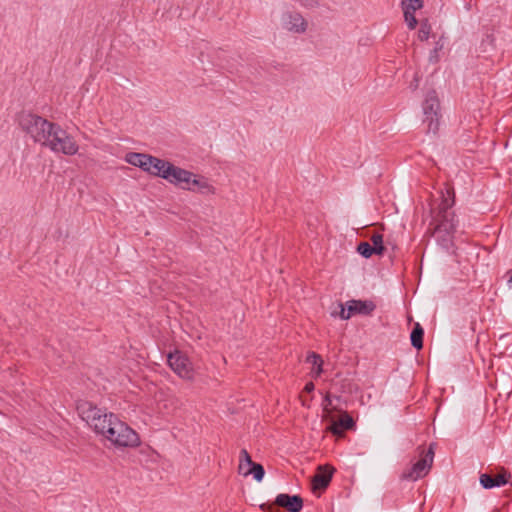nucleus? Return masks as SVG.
I'll return each instance as SVG.
<instances>
[{"instance_id": "72a5a7b5", "label": "nucleus", "mask_w": 512, "mask_h": 512, "mask_svg": "<svg viewBox=\"0 0 512 512\" xmlns=\"http://www.w3.org/2000/svg\"><path fill=\"white\" fill-rule=\"evenodd\" d=\"M315 386L312 382H308L306 383L305 387H304V391L307 392V393H310L314 390Z\"/></svg>"}, {"instance_id": "1a4fd4ad", "label": "nucleus", "mask_w": 512, "mask_h": 512, "mask_svg": "<svg viewBox=\"0 0 512 512\" xmlns=\"http://www.w3.org/2000/svg\"><path fill=\"white\" fill-rule=\"evenodd\" d=\"M19 123L22 129L33 138L34 142H36L38 138L40 129L49 126L47 119L32 113L23 114L20 117Z\"/></svg>"}, {"instance_id": "a878e982", "label": "nucleus", "mask_w": 512, "mask_h": 512, "mask_svg": "<svg viewBox=\"0 0 512 512\" xmlns=\"http://www.w3.org/2000/svg\"><path fill=\"white\" fill-rule=\"evenodd\" d=\"M240 463H239V473L243 475V471H246L247 468H250L255 464V462L252 461L251 456L247 452L246 449H242L240 451Z\"/></svg>"}, {"instance_id": "423d86ee", "label": "nucleus", "mask_w": 512, "mask_h": 512, "mask_svg": "<svg viewBox=\"0 0 512 512\" xmlns=\"http://www.w3.org/2000/svg\"><path fill=\"white\" fill-rule=\"evenodd\" d=\"M169 367L182 379L192 380L194 378L193 365L186 354L179 350L170 352L167 356Z\"/></svg>"}, {"instance_id": "412c9836", "label": "nucleus", "mask_w": 512, "mask_h": 512, "mask_svg": "<svg viewBox=\"0 0 512 512\" xmlns=\"http://www.w3.org/2000/svg\"><path fill=\"white\" fill-rule=\"evenodd\" d=\"M306 362L313 366L311 374L314 378H317L323 372V360L321 356L315 352H310L306 357Z\"/></svg>"}, {"instance_id": "c85d7f7f", "label": "nucleus", "mask_w": 512, "mask_h": 512, "mask_svg": "<svg viewBox=\"0 0 512 512\" xmlns=\"http://www.w3.org/2000/svg\"><path fill=\"white\" fill-rule=\"evenodd\" d=\"M431 33V25L429 24L428 20L421 21L420 28L418 31V39L420 41H426L428 40Z\"/></svg>"}, {"instance_id": "39448f33", "label": "nucleus", "mask_w": 512, "mask_h": 512, "mask_svg": "<svg viewBox=\"0 0 512 512\" xmlns=\"http://www.w3.org/2000/svg\"><path fill=\"white\" fill-rule=\"evenodd\" d=\"M47 147L55 153L69 156L75 155L79 149L74 138L60 126L56 128V132H54L53 138L49 141Z\"/></svg>"}, {"instance_id": "9d476101", "label": "nucleus", "mask_w": 512, "mask_h": 512, "mask_svg": "<svg viewBox=\"0 0 512 512\" xmlns=\"http://www.w3.org/2000/svg\"><path fill=\"white\" fill-rule=\"evenodd\" d=\"M281 25L287 31L302 34L307 29V22L299 12L287 11L281 16Z\"/></svg>"}, {"instance_id": "a211bd4d", "label": "nucleus", "mask_w": 512, "mask_h": 512, "mask_svg": "<svg viewBox=\"0 0 512 512\" xmlns=\"http://www.w3.org/2000/svg\"><path fill=\"white\" fill-rule=\"evenodd\" d=\"M58 127V124L49 121L48 127H42V129H40L36 142L47 147L49 141L53 138L54 132H56V128Z\"/></svg>"}, {"instance_id": "f257e3e1", "label": "nucleus", "mask_w": 512, "mask_h": 512, "mask_svg": "<svg viewBox=\"0 0 512 512\" xmlns=\"http://www.w3.org/2000/svg\"><path fill=\"white\" fill-rule=\"evenodd\" d=\"M104 437L117 447H136L140 444L137 432L118 417L107 426Z\"/></svg>"}, {"instance_id": "dca6fc26", "label": "nucleus", "mask_w": 512, "mask_h": 512, "mask_svg": "<svg viewBox=\"0 0 512 512\" xmlns=\"http://www.w3.org/2000/svg\"><path fill=\"white\" fill-rule=\"evenodd\" d=\"M333 470L329 468H319V472L313 477L314 489H325L332 479Z\"/></svg>"}, {"instance_id": "6ab92c4d", "label": "nucleus", "mask_w": 512, "mask_h": 512, "mask_svg": "<svg viewBox=\"0 0 512 512\" xmlns=\"http://www.w3.org/2000/svg\"><path fill=\"white\" fill-rule=\"evenodd\" d=\"M58 127V124L49 121L48 127H42V129H40L36 142L47 147L49 141L53 138L54 132H56V128Z\"/></svg>"}, {"instance_id": "20e7f679", "label": "nucleus", "mask_w": 512, "mask_h": 512, "mask_svg": "<svg viewBox=\"0 0 512 512\" xmlns=\"http://www.w3.org/2000/svg\"><path fill=\"white\" fill-rule=\"evenodd\" d=\"M339 311L331 312L332 317H339L342 320H348L352 315H370L376 308L373 301L370 300H350L346 304H338Z\"/></svg>"}, {"instance_id": "5701e85b", "label": "nucleus", "mask_w": 512, "mask_h": 512, "mask_svg": "<svg viewBox=\"0 0 512 512\" xmlns=\"http://www.w3.org/2000/svg\"><path fill=\"white\" fill-rule=\"evenodd\" d=\"M159 162L160 163H157V164L153 163L152 170H151L150 174L153 176L165 179L164 175L167 174L166 173V171L168 170L167 168L170 165H172V163L167 160L160 159V158H159Z\"/></svg>"}, {"instance_id": "4468645a", "label": "nucleus", "mask_w": 512, "mask_h": 512, "mask_svg": "<svg viewBox=\"0 0 512 512\" xmlns=\"http://www.w3.org/2000/svg\"><path fill=\"white\" fill-rule=\"evenodd\" d=\"M511 477L510 473L504 471L501 474L496 475L495 477L484 473L480 475V484L484 489H492L495 487H501L508 483V479Z\"/></svg>"}, {"instance_id": "393cba45", "label": "nucleus", "mask_w": 512, "mask_h": 512, "mask_svg": "<svg viewBox=\"0 0 512 512\" xmlns=\"http://www.w3.org/2000/svg\"><path fill=\"white\" fill-rule=\"evenodd\" d=\"M453 237L454 234L449 233L436 234L438 244L446 251H450L453 248Z\"/></svg>"}, {"instance_id": "aec40b11", "label": "nucleus", "mask_w": 512, "mask_h": 512, "mask_svg": "<svg viewBox=\"0 0 512 512\" xmlns=\"http://www.w3.org/2000/svg\"><path fill=\"white\" fill-rule=\"evenodd\" d=\"M190 186L195 188L194 191H198L202 194L214 193V188L210 185L208 180L204 177H197L195 174L191 180Z\"/></svg>"}, {"instance_id": "f03ea898", "label": "nucleus", "mask_w": 512, "mask_h": 512, "mask_svg": "<svg viewBox=\"0 0 512 512\" xmlns=\"http://www.w3.org/2000/svg\"><path fill=\"white\" fill-rule=\"evenodd\" d=\"M422 109L424 114L423 122L427 124V132L436 134L439 129L441 113L440 101L435 90H430L426 93Z\"/></svg>"}, {"instance_id": "4be33fe9", "label": "nucleus", "mask_w": 512, "mask_h": 512, "mask_svg": "<svg viewBox=\"0 0 512 512\" xmlns=\"http://www.w3.org/2000/svg\"><path fill=\"white\" fill-rule=\"evenodd\" d=\"M424 329L420 323H415L410 334L411 345L420 350L423 348Z\"/></svg>"}, {"instance_id": "c9c22d12", "label": "nucleus", "mask_w": 512, "mask_h": 512, "mask_svg": "<svg viewBox=\"0 0 512 512\" xmlns=\"http://www.w3.org/2000/svg\"><path fill=\"white\" fill-rule=\"evenodd\" d=\"M508 286L510 289H512V276L508 280Z\"/></svg>"}, {"instance_id": "b1692460", "label": "nucleus", "mask_w": 512, "mask_h": 512, "mask_svg": "<svg viewBox=\"0 0 512 512\" xmlns=\"http://www.w3.org/2000/svg\"><path fill=\"white\" fill-rule=\"evenodd\" d=\"M243 475L244 476L253 475V478L256 481L260 482L264 478L265 470H264V468H263V466L261 464L255 463L250 468H247L246 471H243Z\"/></svg>"}, {"instance_id": "7ed1b4c3", "label": "nucleus", "mask_w": 512, "mask_h": 512, "mask_svg": "<svg viewBox=\"0 0 512 512\" xmlns=\"http://www.w3.org/2000/svg\"><path fill=\"white\" fill-rule=\"evenodd\" d=\"M421 455L422 456L419 460L403 471L401 479L417 481L428 474L434 459L433 444H431L426 451H422Z\"/></svg>"}, {"instance_id": "cd10ccee", "label": "nucleus", "mask_w": 512, "mask_h": 512, "mask_svg": "<svg viewBox=\"0 0 512 512\" xmlns=\"http://www.w3.org/2000/svg\"><path fill=\"white\" fill-rule=\"evenodd\" d=\"M371 241L373 244L372 247L375 254L382 255L385 251V247L383 244V236L381 234H374L371 237Z\"/></svg>"}, {"instance_id": "f704fd0d", "label": "nucleus", "mask_w": 512, "mask_h": 512, "mask_svg": "<svg viewBox=\"0 0 512 512\" xmlns=\"http://www.w3.org/2000/svg\"><path fill=\"white\" fill-rule=\"evenodd\" d=\"M323 405H324L325 407H327V406L331 405V399H330V396H329V395H326V396H325V398H324V400H323Z\"/></svg>"}, {"instance_id": "2eb2a0df", "label": "nucleus", "mask_w": 512, "mask_h": 512, "mask_svg": "<svg viewBox=\"0 0 512 512\" xmlns=\"http://www.w3.org/2000/svg\"><path fill=\"white\" fill-rule=\"evenodd\" d=\"M354 426L353 418L348 413H344L337 422L332 423L330 431L333 435L342 436L344 430H351Z\"/></svg>"}, {"instance_id": "f3484780", "label": "nucleus", "mask_w": 512, "mask_h": 512, "mask_svg": "<svg viewBox=\"0 0 512 512\" xmlns=\"http://www.w3.org/2000/svg\"><path fill=\"white\" fill-rule=\"evenodd\" d=\"M117 418V416L113 413H107L105 412V414L103 416L100 417V419H98L97 422H95L93 424V426H91V428L98 434H101L103 436H105L106 434V429H107V426L110 424V423H113L114 420Z\"/></svg>"}, {"instance_id": "f8f14e48", "label": "nucleus", "mask_w": 512, "mask_h": 512, "mask_svg": "<svg viewBox=\"0 0 512 512\" xmlns=\"http://www.w3.org/2000/svg\"><path fill=\"white\" fill-rule=\"evenodd\" d=\"M424 6L423 0H402L401 8L404 14V20L410 30H413L417 26V19L415 12L422 9Z\"/></svg>"}, {"instance_id": "6e6552de", "label": "nucleus", "mask_w": 512, "mask_h": 512, "mask_svg": "<svg viewBox=\"0 0 512 512\" xmlns=\"http://www.w3.org/2000/svg\"><path fill=\"white\" fill-rule=\"evenodd\" d=\"M167 169V174L164 175L166 181L173 185L180 186L182 189L190 191L195 190L194 187L190 186L191 180L194 177L192 172L175 166L174 164L170 165Z\"/></svg>"}, {"instance_id": "9b49d317", "label": "nucleus", "mask_w": 512, "mask_h": 512, "mask_svg": "<svg viewBox=\"0 0 512 512\" xmlns=\"http://www.w3.org/2000/svg\"><path fill=\"white\" fill-rule=\"evenodd\" d=\"M77 411L82 420H84L90 427L93 426V424L106 412V410L98 408L95 404L89 401H80L77 404Z\"/></svg>"}, {"instance_id": "473e14b6", "label": "nucleus", "mask_w": 512, "mask_h": 512, "mask_svg": "<svg viewBox=\"0 0 512 512\" xmlns=\"http://www.w3.org/2000/svg\"><path fill=\"white\" fill-rule=\"evenodd\" d=\"M299 2L302 6L307 8L315 7L318 4L317 0H296Z\"/></svg>"}, {"instance_id": "bb28decb", "label": "nucleus", "mask_w": 512, "mask_h": 512, "mask_svg": "<svg viewBox=\"0 0 512 512\" xmlns=\"http://www.w3.org/2000/svg\"><path fill=\"white\" fill-rule=\"evenodd\" d=\"M146 154L144 153H137V152H129L125 156V161L133 165L135 167L141 168L142 161L145 159Z\"/></svg>"}, {"instance_id": "2f4dec72", "label": "nucleus", "mask_w": 512, "mask_h": 512, "mask_svg": "<svg viewBox=\"0 0 512 512\" xmlns=\"http://www.w3.org/2000/svg\"><path fill=\"white\" fill-rule=\"evenodd\" d=\"M261 509L264 512H281L277 505L274 506V505H271V504H262L261 505Z\"/></svg>"}, {"instance_id": "ddd939ff", "label": "nucleus", "mask_w": 512, "mask_h": 512, "mask_svg": "<svg viewBox=\"0 0 512 512\" xmlns=\"http://www.w3.org/2000/svg\"><path fill=\"white\" fill-rule=\"evenodd\" d=\"M278 507H283L289 512H300L303 507V499L299 495L278 494L275 499Z\"/></svg>"}, {"instance_id": "c756f323", "label": "nucleus", "mask_w": 512, "mask_h": 512, "mask_svg": "<svg viewBox=\"0 0 512 512\" xmlns=\"http://www.w3.org/2000/svg\"><path fill=\"white\" fill-rule=\"evenodd\" d=\"M141 168L144 172L151 173L153 163H160L159 158L146 154L145 159L142 161Z\"/></svg>"}, {"instance_id": "0eeeda50", "label": "nucleus", "mask_w": 512, "mask_h": 512, "mask_svg": "<svg viewBox=\"0 0 512 512\" xmlns=\"http://www.w3.org/2000/svg\"><path fill=\"white\" fill-rule=\"evenodd\" d=\"M450 205L444 200L439 207L437 215V224L434 228L435 234L449 233L454 234L456 231L455 214L449 210Z\"/></svg>"}, {"instance_id": "7c9ffc66", "label": "nucleus", "mask_w": 512, "mask_h": 512, "mask_svg": "<svg viewBox=\"0 0 512 512\" xmlns=\"http://www.w3.org/2000/svg\"><path fill=\"white\" fill-rule=\"evenodd\" d=\"M357 252L364 258H370L375 254L372 245L368 242H361L357 247Z\"/></svg>"}]
</instances>
